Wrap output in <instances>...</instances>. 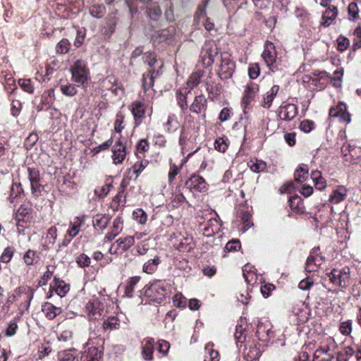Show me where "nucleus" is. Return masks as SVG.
I'll list each match as a JSON object with an SVG mask.
<instances>
[{
	"mask_svg": "<svg viewBox=\"0 0 361 361\" xmlns=\"http://www.w3.org/2000/svg\"><path fill=\"white\" fill-rule=\"evenodd\" d=\"M170 286L165 281H154L145 288L144 295L150 302H161L169 294Z\"/></svg>",
	"mask_w": 361,
	"mask_h": 361,
	"instance_id": "nucleus-1",
	"label": "nucleus"
},
{
	"mask_svg": "<svg viewBox=\"0 0 361 361\" xmlns=\"http://www.w3.org/2000/svg\"><path fill=\"white\" fill-rule=\"evenodd\" d=\"M219 54V48L214 40H206L202 45L200 60L204 68L211 66Z\"/></svg>",
	"mask_w": 361,
	"mask_h": 361,
	"instance_id": "nucleus-2",
	"label": "nucleus"
},
{
	"mask_svg": "<svg viewBox=\"0 0 361 361\" xmlns=\"http://www.w3.org/2000/svg\"><path fill=\"white\" fill-rule=\"evenodd\" d=\"M259 92V85L257 83L250 82L247 84L240 102L243 113L251 110Z\"/></svg>",
	"mask_w": 361,
	"mask_h": 361,
	"instance_id": "nucleus-3",
	"label": "nucleus"
},
{
	"mask_svg": "<svg viewBox=\"0 0 361 361\" xmlns=\"http://www.w3.org/2000/svg\"><path fill=\"white\" fill-rule=\"evenodd\" d=\"M235 70V63L228 53L221 54V63L217 70L218 76L223 80L231 78Z\"/></svg>",
	"mask_w": 361,
	"mask_h": 361,
	"instance_id": "nucleus-4",
	"label": "nucleus"
},
{
	"mask_svg": "<svg viewBox=\"0 0 361 361\" xmlns=\"http://www.w3.org/2000/svg\"><path fill=\"white\" fill-rule=\"evenodd\" d=\"M72 79L76 83L85 85L89 79V69L85 61L77 60L71 68Z\"/></svg>",
	"mask_w": 361,
	"mask_h": 361,
	"instance_id": "nucleus-5",
	"label": "nucleus"
},
{
	"mask_svg": "<svg viewBox=\"0 0 361 361\" xmlns=\"http://www.w3.org/2000/svg\"><path fill=\"white\" fill-rule=\"evenodd\" d=\"M262 57L271 71H274L277 68V51L273 42L269 40L264 42Z\"/></svg>",
	"mask_w": 361,
	"mask_h": 361,
	"instance_id": "nucleus-6",
	"label": "nucleus"
},
{
	"mask_svg": "<svg viewBox=\"0 0 361 361\" xmlns=\"http://www.w3.org/2000/svg\"><path fill=\"white\" fill-rule=\"evenodd\" d=\"M327 276L331 282L336 286H346L350 278V269L348 267L342 269H333Z\"/></svg>",
	"mask_w": 361,
	"mask_h": 361,
	"instance_id": "nucleus-7",
	"label": "nucleus"
},
{
	"mask_svg": "<svg viewBox=\"0 0 361 361\" xmlns=\"http://www.w3.org/2000/svg\"><path fill=\"white\" fill-rule=\"evenodd\" d=\"M104 310L103 302L97 298H93L86 305L87 316L91 320L100 319L104 315Z\"/></svg>",
	"mask_w": 361,
	"mask_h": 361,
	"instance_id": "nucleus-8",
	"label": "nucleus"
},
{
	"mask_svg": "<svg viewBox=\"0 0 361 361\" xmlns=\"http://www.w3.org/2000/svg\"><path fill=\"white\" fill-rule=\"evenodd\" d=\"M164 63L161 62L159 69L149 68L148 71L143 73L142 76V87L145 92L149 90L154 85V79L162 74L161 68Z\"/></svg>",
	"mask_w": 361,
	"mask_h": 361,
	"instance_id": "nucleus-9",
	"label": "nucleus"
},
{
	"mask_svg": "<svg viewBox=\"0 0 361 361\" xmlns=\"http://www.w3.org/2000/svg\"><path fill=\"white\" fill-rule=\"evenodd\" d=\"M176 34V28L170 25L164 29L154 31L151 36V41L154 44H160L171 39Z\"/></svg>",
	"mask_w": 361,
	"mask_h": 361,
	"instance_id": "nucleus-10",
	"label": "nucleus"
},
{
	"mask_svg": "<svg viewBox=\"0 0 361 361\" xmlns=\"http://www.w3.org/2000/svg\"><path fill=\"white\" fill-rule=\"evenodd\" d=\"M271 329L272 325L269 321L259 322L256 331L259 340L264 343L269 342L274 336V332Z\"/></svg>",
	"mask_w": 361,
	"mask_h": 361,
	"instance_id": "nucleus-11",
	"label": "nucleus"
},
{
	"mask_svg": "<svg viewBox=\"0 0 361 361\" xmlns=\"http://www.w3.org/2000/svg\"><path fill=\"white\" fill-rule=\"evenodd\" d=\"M28 178L32 193L35 196H39L44 190L40 180L39 171L35 168H28Z\"/></svg>",
	"mask_w": 361,
	"mask_h": 361,
	"instance_id": "nucleus-12",
	"label": "nucleus"
},
{
	"mask_svg": "<svg viewBox=\"0 0 361 361\" xmlns=\"http://www.w3.org/2000/svg\"><path fill=\"white\" fill-rule=\"evenodd\" d=\"M103 87L106 90H111L116 96L124 94L123 87L121 83L118 82L114 75H108L103 81Z\"/></svg>",
	"mask_w": 361,
	"mask_h": 361,
	"instance_id": "nucleus-13",
	"label": "nucleus"
},
{
	"mask_svg": "<svg viewBox=\"0 0 361 361\" xmlns=\"http://www.w3.org/2000/svg\"><path fill=\"white\" fill-rule=\"evenodd\" d=\"M118 20V18L114 14H109L105 19L104 25L101 28L102 35L106 38H110L115 32Z\"/></svg>",
	"mask_w": 361,
	"mask_h": 361,
	"instance_id": "nucleus-14",
	"label": "nucleus"
},
{
	"mask_svg": "<svg viewBox=\"0 0 361 361\" xmlns=\"http://www.w3.org/2000/svg\"><path fill=\"white\" fill-rule=\"evenodd\" d=\"M102 350L95 346H90L85 349L81 355V361H102Z\"/></svg>",
	"mask_w": 361,
	"mask_h": 361,
	"instance_id": "nucleus-15",
	"label": "nucleus"
},
{
	"mask_svg": "<svg viewBox=\"0 0 361 361\" xmlns=\"http://www.w3.org/2000/svg\"><path fill=\"white\" fill-rule=\"evenodd\" d=\"M221 228V224L218 216L210 219L203 228V234L206 236H212L218 233Z\"/></svg>",
	"mask_w": 361,
	"mask_h": 361,
	"instance_id": "nucleus-16",
	"label": "nucleus"
},
{
	"mask_svg": "<svg viewBox=\"0 0 361 361\" xmlns=\"http://www.w3.org/2000/svg\"><path fill=\"white\" fill-rule=\"evenodd\" d=\"M338 8L335 6H329L326 8L325 11L323 13L322 19V22L321 25L324 27H329L333 24L334 21L338 16Z\"/></svg>",
	"mask_w": 361,
	"mask_h": 361,
	"instance_id": "nucleus-17",
	"label": "nucleus"
},
{
	"mask_svg": "<svg viewBox=\"0 0 361 361\" xmlns=\"http://www.w3.org/2000/svg\"><path fill=\"white\" fill-rule=\"evenodd\" d=\"M145 14L149 20L158 21L162 16V11L158 3L153 2L146 6Z\"/></svg>",
	"mask_w": 361,
	"mask_h": 361,
	"instance_id": "nucleus-18",
	"label": "nucleus"
},
{
	"mask_svg": "<svg viewBox=\"0 0 361 361\" xmlns=\"http://www.w3.org/2000/svg\"><path fill=\"white\" fill-rule=\"evenodd\" d=\"M207 107V99L203 94L195 97V99L190 106L192 113L205 112Z\"/></svg>",
	"mask_w": 361,
	"mask_h": 361,
	"instance_id": "nucleus-19",
	"label": "nucleus"
},
{
	"mask_svg": "<svg viewBox=\"0 0 361 361\" xmlns=\"http://www.w3.org/2000/svg\"><path fill=\"white\" fill-rule=\"evenodd\" d=\"M154 343L152 338H147L142 342V354L145 360L151 361L153 359Z\"/></svg>",
	"mask_w": 361,
	"mask_h": 361,
	"instance_id": "nucleus-20",
	"label": "nucleus"
},
{
	"mask_svg": "<svg viewBox=\"0 0 361 361\" xmlns=\"http://www.w3.org/2000/svg\"><path fill=\"white\" fill-rule=\"evenodd\" d=\"M280 90V87L277 85H273L271 89L267 92V93L264 95L263 99L260 103V105L264 108H269L272 102L277 95L279 91Z\"/></svg>",
	"mask_w": 361,
	"mask_h": 361,
	"instance_id": "nucleus-21",
	"label": "nucleus"
},
{
	"mask_svg": "<svg viewBox=\"0 0 361 361\" xmlns=\"http://www.w3.org/2000/svg\"><path fill=\"white\" fill-rule=\"evenodd\" d=\"M185 186L190 190L195 189L202 192L206 189V183L202 177L199 176H192L185 182Z\"/></svg>",
	"mask_w": 361,
	"mask_h": 361,
	"instance_id": "nucleus-22",
	"label": "nucleus"
},
{
	"mask_svg": "<svg viewBox=\"0 0 361 361\" xmlns=\"http://www.w3.org/2000/svg\"><path fill=\"white\" fill-rule=\"evenodd\" d=\"M152 106L149 101L136 100L131 104V113L152 112Z\"/></svg>",
	"mask_w": 361,
	"mask_h": 361,
	"instance_id": "nucleus-23",
	"label": "nucleus"
},
{
	"mask_svg": "<svg viewBox=\"0 0 361 361\" xmlns=\"http://www.w3.org/2000/svg\"><path fill=\"white\" fill-rule=\"evenodd\" d=\"M204 74V71L202 70H197L192 73L186 82L187 87H185L184 88L188 89L191 92L192 90L200 83Z\"/></svg>",
	"mask_w": 361,
	"mask_h": 361,
	"instance_id": "nucleus-24",
	"label": "nucleus"
},
{
	"mask_svg": "<svg viewBox=\"0 0 361 361\" xmlns=\"http://www.w3.org/2000/svg\"><path fill=\"white\" fill-rule=\"evenodd\" d=\"M206 90L208 92L209 97L214 100L217 99L221 95L223 90V87L221 84L219 82H207Z\"/></svg>",
	"mask_w": 361,
	"mask_h": 361,
	"instance_id": "nucleus-25",
	"label": "nucleus"
},
{
	"mask_svg": "<svg viewBox=\"0 0 361 361\" xmlns=\"http://www.w3.org/2000/svg\"><path fill=\"white\" fill-rule=\"evenodd\" d=\"M191 92L184 87H180L176 91V97L178 105L181 110L185 111L188 109L187 96Z\"/></svg>",
	"mask_w": 361,
	"mask_h": 361,
	"instance_id": "nucleus-26",
	"label": "nucleus"
},
{
	"mask_svg": "<svg viewBox=\"0 0 361 361\" xmlns=\"http://www.w3.org/2000/svg\"><path fill=\"white\" fill-rule=\"evenodd\" d=\"M246 322L245 321L240 319L238 324L235 326V332L234 334L236 344L238 345L239 343L242 344L245 341L246 334H245V329H246Z\"/></svg>",
	"mask_w": 361,
	"mask_h": 361,
	"instance_id": "nucleus-27",
	"label": "nucleus"
},
{
	"mask_svg": "<svg viewBox=\"0 0 361 361\" xmlns=\"http://www.w3.org/2000/svg\"><path fill=\"white\" fill-rule=\"evenodd\" d=\"M290 207L296 214H302L305 212L302 200L298 195H294L289 199Z\"/></svg>",
	"mask_w": 361,
	"mask_h": 361,
	"instance_id": "nucleus-28",
	"label": "nucleus"
},
{
	"mask_svg": "<svg viewBox=\"0 0 361 361\" xmlns=\"http://www.w3.org/2000/svg\"><path fill=\"white\" fill-rule=\"evenodd\" d=\"M329 351L330 348L329 346L317 349L314 353L313 361H330L333 355Z\"/></svg>",
	"mask_w": 361,
	"mask_h": 361,
	"instance_id": "nucleus-29",
	"label": "nucleus"
},
{
	"mask_svg": "<svg viewBox=\"0 0 361 361\" xmlns=\"http://www.w3.org/2000/svg\"><path fill=\"white\" fill-rule=\"evenodd\" d=\"M51 287L55 289L56 294L61 298L65 296L70 290L68 284L66 283L63 281L56 278L54 280Z\"/></svg>",
	"mask_w": 361,
	"mask_h": 361,
	"instance_id": "nucleus-30",
	"label": "nucleus"
},
{
	"mask_svg": "<svg viewBox=\"0 0 361 361\" xmlns=\"http://www.w3.org/2000/svg\"><path fill=\"white\" fill-rule=\"evenodd\" d=\"M309 169L306 164H301L294 173V180L298 183H302L306 180L308 176Z\"/></svg>",
	"mask_w": 361,
	"mask_h": 361,
	"instance_id": "nucleus-31",
	"label": "nucleus"
},
{
	"mask_svg": "<svg viewBox=\"0 0 361 361\" xmlns=\"http://www.w3.org/2000/svg\"><path fill=\"white\" fill-rule=\"evenodd\" d=\"M106 13V6L102 4H94L89 7V13L94 18H102Z\"/></svg>",
	"mask_w": 361,
	"mask_h": 361,
	"instance_id": "nucleus-32",
	"label": "nucleus"
},
{
	"mask_svg": "<svg viewBox=\"0 0 361 361\" xmlns=\"http://www.w3.org/2000/svg\"><path fill=\"white\" fill-rule=\"evenodd\" d=\"M243 354L247 361H257L261 355V352L256 345H250L245 349Z\"/></svg>",
	"mask_w": 361,
	"mask_h": 361,
	"instance_id": "nucleus-33",
	"label": "nucleus"
},
{
	"mask_svg": "<svg viewBox=\"0 0 361 361\" xmlns=\"http://www.w3.org/2000/svg\"><path fill=\"white\" fill-rule=\"evenodd\" d=\"M161 260L158 256L146 262L142 267V271L148 274H152L156 271Z\"/></svg>",
	"mask_w": 361,
	"mask_h": 361,
	"instance_id": "nucleus-34",
	"label": "nucleus"
},
{
	"mask_svg": "<svg viewBox=\"0 0 361 361\" xmlns=\"http://www.w3.org/2000/svg\"><path fill=\"white\" fill-rule=\"evenodd\" d=\"M110 221V217L106 214H97L94 217L93 225L95 228L99 230H104L106 228Z\"/></svg>",
	"mask_w": 361,
	"mask_h": 361,
	"instance_id": "nucleus-35",
	"label": "nucleus"
},
{
	"mask_svg": "<svg viewBox=\"0 0 361 361\" xmlns=\"http://www.w3.org/2000/svg\"><path fill=\"white\" fill-rule=\"evenodd\" d=\"M360 10L356 1L350 2L348 6V19L350 22H356L360 17Z\"/></svg>",
	"mask_w": 361,
	"mask_h": 361,
	"instance_id": "nucleus-36",
	"label": "nucleus"
},
{
	"mask_svg": "<svg viewBox=\"0 0 361 361\" xmlns=\"http://www.w3.org/2000/svg\"><path fill=\"white\" fill-rule=\"evenodd\" d=\"M126 147H121V145L119 147H113L112 159L114 164H119L123 161L126 156Z\"/></svg>",
	"mask_w": 361,
	"mask_h": 361,
	"instance_id": "nucleus-37",
	"label": "nucleus"
},
{
	"mask_svg": "<svg viewBox=\"0 0 361 361\" xmlns=\"http://www.w3.org/2000/svg\"><path fill=\"white\" fill-rule=\"evenodd\" d=\"M347 195V190L344 187H339L336 189L330 195L329 200L332 203L338 204L343 201Z\"/></svg>",
	"mask_w": 361,
	"mask_h": 361,
	"instance_id": "nucleus-38",
	"label": "nucleus"
},
{
	"mask_svg": "<svg viewBox=\"0 0 361 361\" xmlns=\"http://www.w3.org/2000/svg\"><path fill=\"white\" fill-rule=\"evenodd\" d=\"M42 311L49 319H53L61 313V309L60 307H57L50 303L45 305Z\"/></svg>",
	"mask_w": 361,
	"mask_h": 361,
	"instance_id": "nucleus-39",
	"label": "nucleus"
},
{
	"mask_svg": "<svg viewBox=\"0 0 361 361\" xmlns=\"http://www.w3.org/2000/svg\"><path fill=\"white\" fill-rule=\"evenodd\" d=\"M104 331H112L120 328L119 319L117 317H110L103 322Z\"/></svg>",
	"mask_w": 361,
	"mask_h": 361,
	"instance_id": "nucleus-40",
	"label": "nucleus"
},
{
	"mask_svg": "<svg viewBox=\"0 0 361 361\" xmlns=\"http://www.w3.org/2000/svg\"><path fill=\"white\" fill-rule=\"evenodd\" d=\"M118 247L123 252L127 251L135 243L133 236H127L123 238H120L116 240Z\"/></svg>",
	"mask_w": 361,
	"mask_h": 361,
	"instance_id": "nucleus-41",
	"label": "nucleus"
},
{
	"mask_svg": "<svg viewBox=\"0 0 361 361\" xmlns=\"http://www.w3.org/2000/svg\"><path fill=\"white\" fill-rule=\"evenodd\" d=\"M140 280V276H133L128 279L125 288V295L129 298L133 296L135 288Z\"/></svg>",
	"mask_w": 361,
	"mask_h": 361,
	"instance_id": "nucleus-42",
	"label": "nucleus"
},
{
	"mask_svg": "<svg viewBox=\"0 0 361 361\" xmlns=\"http://www.w3.org/2000/svg\"><path fill=\"white\" fill-rule=\"evenodd\" d=\"M142 60L144 63L149 66V68H154L153 67L158 62L157 54L154 51H146L143 54Z\"/></svg>",
	"mask_w": 361,
	"mask_h": 361,
	"instance_id": "nucleus-43",
	"label": "nucleus"
},
{
	"mask_svg": "<svg viewBox=\"0 0 361 361\" xmlns=\"http://www.w3.org/2000/svg\"><path fill=\"white\" fill-rule=\"evenodd\" d=\"M213 345L207 344L205 347L204 361H219L218 351L213 350Z\"/></svg>",
	"mask_w": 361,
	"mask_h": 361,
	"instance_id": "nucleus-44",
	"label": "nucleus"
},
{
	"mask_svg": "<svg viewBox=\"0 0 361 361\" xmlns=\"http://www.w3.org/2000/svg\"><path fill=\"white\" fill-rule=\"evenodd\" d=\"M84 224V218L83 217H76L75 221L73 224H71V227L68 230V234L71 237H75L77 235L80 231V228L81 225Z\"/></svg>",
	"mask_w": 361,
	"mask_h": 361,
	"instance_id": "nucleus-45",
	"label": "nucleus"
},
{
	"mask_svg": "<svg viewBox=\"0 0 361 361\" xmlns=\"http://www.w3.org/2000/svg\"><path fill=\"white\" fill-rule=\"evenodd\" d=\"M19 86L23 89V91L33 94L35 91L34 83L30 78H20L18 82Z\"/></svg>",
	"mask_w": 361,
	"mask_h": 361,
	"instance_id": "nucleus-46",
	"label": "nucleus"
},
{
	"mask_svg": "<svg viewBox=\"0 0 361 361\" xmlns=\"http://www.w3.org/2000/svg\"><path fill=\"white\" fill-rule=\"evenodd\" d=\"M238 214L240 217L243 224V232H245L251 226V215L248 212L244 211L243 209H238Z\"/></svg>",
	"mask_w": 361,
	"mask_h": 361,
	"instance_id": "nucleus-47",
	"label": "nucleus"
},
{
	"mask_svg": "<svg viewBox=\"0 0 361 361\" xmlns=\"http://www.w3.org/2000/svg\"><path fill=\"white\" fill-rule=\"evenodd\" d=\"M61 93L67 97H73L77 92V86L74 84L67 83L60 85Z\"/></svg>",
	"mask_w": 361,
	"mask_h": 361,
	"instance_id": "nucleus-48",
	"label": "nucleus"
},
{
	"mask_svg": "<svg viewBox=\"0 0 361 361\" xmlns=\"http://www.w3.org/2000/svg\"><path fill=\"white\" fill-rule=\"evenodd\" d=\"M336 43L337 50L340 52H343L350 47V39L342 35H340L336 39Z\"/></svg>",
	"mask_w": 361,
	"mask_h": 361,
	"instance_id": "nucleus-49",
	"label": "nucleus"
},
{
	"mask_svg": "<svg viewBox=\"0 0 361 361\" xmlns=\"http://www.w3.org/2000/svg\"><path fill=\"white\" fill-rule=\"evenodd\" d=\"M248 166L252 171L255 173H259L262 171H264L265 169L267 168V164L266 162L262 161V160H256L252 161L251 160L248 163Z\"/></svg>",
	"mask_w": 361,
	"mask_h": 361,
	"instance_id": "nucleus-50",
	"label": "nucleus"
},
{
	"mask_svg": "<svg viewBox=\"0 0 361 361\" xmlns=\"http://www.w3.org/2000/svg\"><path fill=\"white\" fill-rule=\"evenodd\" d=\"M70 48L71 43L67 39L63 38L56 44V51L59 54H66L69 51Z\"/></svg>",
	"mask_w": 361,
	"mask_h": 361,
	"instance_id": "nucleus-51",
	"label": "nucleus"
},
{
	"mask_svg": "<svg viewBox=\"0 0 361 361\" xmlns=\"http://www.w3.org/2000/svg\"><path fill=\"white\" fill-rule=\"evenodd\" d=\"M354 353V350L350 347H346L338 352L337 353V361H348V358L350 357Z\"/></svg>",
	"mask_w": 361,
	"mask_h": 361,
	"instance_id": "nucleus-52",
	"label": "nucleus"
},
{
	"mask_svg": "<svg viewBox=\"0 0 361 361\" xmlns=\"http://www.w3.org/2000/svg\"><path fill=\"white\" fill-rule=\"evenodd\" d=\"M248 75L252 80L257 78L260 74V67L258 63H250L248 67Z\"/></svg>",
	"mask_w": 361,
	"mask_h": 361,
	"instance_id": "nucleus-53",
	"label": "nucleus"
},
{
	"mask_svg": "<svg viewBox=\"0 0 361 361\" xmlns=\"http://www.w3.org/2000/svg\"><path fill=\"white\" fill-rule=\"evenodd\" d=\"M224 6L228 9H234L235 6L237 9H239L242 7L243 4H247V0H222Z\"/></svg>",
	"mask_w": 361,
	"mask_h": 361,
	"instance_id": "nucleus-54",
	"label": "nucleus"
},
{
	"mask_svg": "<svg viewBox=\"0 0 361 361\" xmlns=\"http://www.w3.org/2000/svg\"><path fill=\"white\" fill-rule=\"evenodd\" d=\"M148 164V161L141 159L140 161H137L134 164L132 167V170L134 173L136 174V178L139 176V174L146 168Z\"/></svg>",
	"mask_w": 361,
	"mask_h": 361,
	"instance_id": "nucleus-55",
	"label": "nucleus"
},
{
	"mask_svg": "<svg viewBox=\"0 0 361 361\" xmlns=\"http://www.w3.org/2000/svg\"><path fill=\"white\" fill-rule=\"evenodd\" d=\"M134 219L140 224H145L147 219V215L142 209H137L133 213Z\"/></svg>",
	"mask_w": 361,
	"mask_h": 361,
	"instance_id": "nucleus-56",
	"label": "nucleus"
},
{
	"mask_svg": "<svg viewBox=\"0 0 361 361\" xmlns=\"http://www.w3.org/2000/svg\"><path fill=\"white\" fill-rule=\"evenodd\" d=\"M148 150V143L145 140H142L137 145L136 154L138 159H142L145 157V152Z\"/></svg>",
	"mask_w": 361,
	"mask_h": 361,
	"instance_id": "nucleus-57",
	"label": "nucleus"
},
{
	"mask_svg": "<svg viewBox=\"0 0 361 361\" xmlns=\"http://www.w3.org/2000/svg\"><path fill=\"white\" fill-rule=\"evenodd\" d=\"M243 277L247 284L253 285L256 283L257 276L254 271H247L246 269H243Z\"/></svg>",
	"mask_w": 361,
	"mask_h": 361,
	"instance_id": "nucleus-58",
	"label": "nucleus"
},
{
	"mask_svg": "<svg viewBox=\"0 0 361 361\" xmlns=\"http://www.w3.org/2000/svg\"><path fill=\"white\" fill-rule=\"evenodd\" d=\"M57 237V229L55 226H51L47 232L46 242L48 244L54 245Z\"/></svg>",
	"mask_w": 361,
	"mask_h": 361,
	"instance_id": "nucleus-59",
	"label": "nucleus"
},
{
	"mask_svg": "<svg viewBox=\"0 0 361 361\" xmlns=\"http://www.w3.org/2000/svg\"><path fill=\"white\" fill-rule=\"evenodd\" d=\"M59 361H74L75 359V355L69 350H64L59 353Z\"/></svg>",
	"mask_w": 361,
	"mask_h": 361,
	"instance_id": "nucleus-60",
	"label": "nucleus"
},
{
	"mask_svg": "<svg viewBox=\"0 0 361 361\" xmlns=\"http://www.w3.org/2000/svg\"><path fill=\"white\" fill-rule=\"evenodd\" d=\"M314 126L315 124L312 121L303 120L300 123V128L305 133H310L312 130L314 128Z\"/></svg>",
	"mask_w": 361,
	"mask_h": 361,
	"instance_id": "nucleus-61",
	"label": "nucleus"
},
{
	"mask_svg": "<svg viewBox=\"0 0 361 361\" xmlns=\"http://www.w3.org/2000/svg\"><path fill=\"white\" fill-rule=\"evenodd\" d=\"M340 331L343 335H349L352 331V321L343 322L340 324Z\"/></svg>",
	"mask_w": 361,
	"mask_h": 361,
	"instance_id": "nucleus-62",
	"label": "nucleus"
},
{
	"mask_svg": "<svg viewBox=\"0 0 361 361\" xmlns=\"http://www.w3.org/2000/svg\"><path fill=\"white\" fill-rule=\"evenodd\" d=\"M13 255V249L12 247H8L4 249L2 255H1L0 260L2 262L8 263L11 259Z\"/></svg>",
	"mask_w": 361,
	"mask_h": 361,
	"instance_id": "nucleus-63",
	"label": "nucleus"
},
{
	"mask_svg": "<svg viewBox=\"0 0 361 361\" xmlns=\"http://www.w3.org/2000/svg\"><path fill=\"white\" fill-rule=\"evenodd\" d=\"M185 200V197L181 193H174L171 197V204L173 207H179Z\"/></svg>",
	"mask_w": 361,
	"mask_h": 361,
	"instance_id": "nucleus-64",
	"label": "nucleus"
}]
</instances>
